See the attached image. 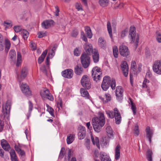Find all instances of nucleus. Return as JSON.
<instances>
[{"label": "nucleus", "instance_id": "33", "mask_svg": "<svg viewBox=\"0 0 161 161\" xmlns=\"http://www.w3.org/2000/svg\"><path fill=\"white\" fill-rule=\"evenodd\" d=\"M75 135L72 134H70L67 136L66 141L67 143L69 144L71 143L74 141Z\"/></svg>", "mask_w": 161, "mask_h": 161}, {"label": "nucleus", "instance_id": "43", "mask_svg": "<svg viewBox=\"0 0 161 161\" xmlns=\"http://www.w3.org/2000/svg\"><path fill=\"white\" fill-rule=\"evenodd\" d=\"M113 51L114 57L115 58H117L118 57L119 52L117 47L116 46H114L113 47Z\"/></svg>", "mask_w": 161, "mask_h": 161}, {"label": "nucleus", "instance_id": "36", "mask_svg": "<svg viewBox=\"0 0 161 161\" xmlns=\"http://www.w3.org/2000/svg\"><path fill=\"white\" fill-rule=\"evenodd\" d=\"M9 57L12 60H15L16 57L15 51L14 50H11L9 53Z\"/></svg>", "mask_w": 161, "mask_h": 161}, {"label": "nucleus", "instance_id": "38", "mask_svg": "<svg viewBox=\"0 0 161 161\" xmlns=\"http://www.w3.org/2000/svg\"><path fill=\"white\" fill-rule=\"evenodd\" d=\"M21 34L24 40H26L28 38L29 33L28 31L25 30L23 29L21 31Z\"/></svg>", "mask_w": 161, "mask_h": 161}, {"label": "nucleus", "instance_id": "49", "mask_svg": "<svg viewBox=\"0 0 161 161\" xmlns=\"http://www.w3.org/2000/svg\"><path fill=\"white\" fill-rule=\"evenodd\" d=\"M111 81V82H110V84L112 90H114L116 86L115 80L114 79H112Z\"/></svg>", "mask_w": 161, "mask_h": 161}, {"label": "nucleus", "instance_id": "26", "mask_svg": "<svg viewBox=\"0 0 161 161\" xmlns=\"http://www.w3.org/2000/svg\"><path fill=\"white\" fill-rule=\"evenodd\" d=\"M86 129L85 127H82L81 129L78 133V138L80 140L83 139L86 136Z\"/></svg>", "mask_w": 161, "mask_h": 161}, {"label": "nucleus", "instance_id": "7", "mask_svg": "<svg viewBox=\"0 0 161 161\" xmlns=\"http://www.w3.org/2000/svg\"><path fill=\"white\" fill-rule=\"evenodd\" d=\"M82 86L87 89L91 88V85L89 78L87 75L83 76L81 80Z\"/></svg>", "mask_w": 161, "mask_h": 161}, {"label": "nucleus", "instance_id": "45", "mask_svg": "<svg viewBox=\"0 0 161 161\" xmlns=\"http://www.w3.org/2000/svg\"><path fill=\"white\" fill-rule=\"evenodd\" d=\"M37 35L39 38H42L47 36V32L46 31H39L37 33Z\"/></svg>", "mask_w": 161, "mask_h": 161}, {"label": "nucleus", "instance_id": "54", "mask_svg": "<svg viewBox=\"0 0 161 161\" xmlns=\"http://www.w3.org/2000/svg\"><path fill=\"white\" fill-rule=\"evenodd\" d=\"M142 64H138L137 67H136V71H134V72H136V73H138L140 72L142 70Z\"/></svg>", "mask_w": 161, "mask_h": 161}, {"label": "nucleus", "instance_id": "16", "mask_svg": "<svg viewBox=\"0 0 161 161\" xmlns=\"http://www.w3.org/2000/svg\"><path fill=\"white\" fill-rule=\"evenodd\" d=\"M54 21L52 20H47L42 23V27L44 29H47L53 25Z\"/></svg>", "mask_w": 161, "mask_h": 161}, {"label": "nucleus", "instance_id": "58", "mask_svg": "<svg viewBox=\"0 0 161 161\" xmlns=\"http://www.w3.org/2000/svg\"><path fill=\"white\" fill-rule=\"evenodd\" d=\"M73 153L71 152L70 149H68V160L70 159L73 155Z\"/></svg>", "mask_w": 161, "mask_h": 161}, {"label": "nucleus", "instance_id": "56", "mask_svg": "<svg viewBox=\"0 0 161 161\" xmlns=\"http://www.w3.org/2000/svg\"><path fill=\"white\" fill-rule=\"evenodd\" d=\"M128 30L127 29H125L123 31L121 32V37H124L128 33Z\"/></svg>", "mask_w": 161, "mask_h": 161}, {"label": "nucleus", "instance_id": "4", "mask_svg": "<svg viewBox=\"0 0 161 161\" xmlns=\"http://www.w3.org/2000/svg\"><path fill=\"white\" fill-rule=\"evenodd\" d=\"M102 73L100 68L96 66L94 67L92 71V76L93 80L97 82L101 77Z\"/></svg>", "mask_w": 161, "mask_h": 161}, {"label": "nucleus", "instance_id": "14", "mask_svg": "<svg viewBox=\"0 0 161 161\" xmlns=\"http://www.w3.org/2000/svg\"><path fill=\"white\" fill-rule=\"evenodd\" d=\"M22 92L26 95H30L31 92L30 90L29 87L25 83H22L20 86Z\"/></svg>", "mask_w": 161, "mask_h": 161}, {"label": "nucleus", "instance_id": "53", "mask_svg": "<svg viewBox=\"0 0 161 161\" xmlns=\"http://www.w3.org/2000/svg\"><path fill=\"white\" fill-rule=\"evenodd\" d=\"M65 151V148L64 147H62L61 148L60 153L59 156V158L60 159H62L64 157V152Z\"/></svg>", "mask_w": 161, "mask_h": 161}, {"label": "nucleus", "instance_id": "5", "mask_svg": "<svg viewBox=\"0 0 161 161\" xmlns=\"http://www.w3.org/2000/svg\"><path fill=\"white\" fill-rule=\"evenodd\" d=\"M90 57L86 53H83L80 57L81 63L84 68H87L90 64Z\"/></svg>", "mask_w": 161, "mask_h": 161}, {"label": "nucleus", "instance_id": "21", "mask_svg": "<svg viewBox=\"0 0 161 161\" xmlns=\"http://www.w3.org/2000/svg\"><path fill=\"white\" fill-rule=\"evenodd\" d=\"M1 145L2 148L6 151H8L10 149V146L9 144L4 139L1 140Z\"/></svg>", "mask_w": 161, "mask_h": 161}, {"label": "nucleus", "instance_id": "35", "mask_svg": "<svg viewBox=\"0 0 161 161\" xmlns=\"http://www.w3.org/2000/svg\"><path fill=\"white\" fill-rule=\"evenodd\" d=\"M5 51L7 53L10 47L11 44L10 41L8 39H5Z\"/></svg>", "mask_w": 161, "mask_h": 161}, {"label": "nucleus", "instance_id": "13", "mask_svg": "<svg viewBox=\"0 0 161 161\" xmlns=\"http://www.w3.org/2000/svg\"><path fill=\"white\" fill-rule=\"evenodd\" d=\"M74 73L73 70L71 69H66L62 72V75L64 77L70 79L73 75Z\"/></svg>", "mask_w": 161, "mask_h": 161}, {"label": "nucleus", "instance_id": "50", "mask_svg": "<svg viewBox=\"0 0 161 161\" xmlns=\"http://www.w3.org/2000/svg\"><path fill=\"white\" fill-rule=\"evenodd\" d=\"M156 38L157 41L159 43H161V34L160 32H157Z\"/></svg>", "mask_w": 161, "mask_h": 161}, {"label": "nucleus", "instance_id": "44", "mask_svg": "<svg viewBox=\"0 0 161 161\" xmlns=\"http://www.w3.org/2000/svg\"><path fill=\"white\" fill-rule=\"evenodd\" d=\"M136 67L137 66L136 62L134 60H132L131 63V69L133 71H136L137 70Z\"/></svg>", "mask_w": 161, "mask_h": 161}, {"label": "nucleus", "instance_id": "63", "mask_svg": "<svg viewBox=\"0 0 161 161\" xmlns=\"http://www.w3.org/2000/svg\"><path fill=\"white\" fill-rule=\"evenodd\" d=\"M41 70L43 73H46V69L45 65H42L40 68Z\"/></svg>", "mask_w": 161, "mask_h": 161}, {"label": "nucleus", "instance_id": "57", "mask_svg": "<svg viewBox=\"0 0 161 161\" xmlns=\"http://www.w3.org/2000/svg\"><path fill=\"white\" fill-rule=\"evenodd\" d=\"M47 110L49 113L52 116L54 117V115L53 113V109L52 107H50L48 108Z\"/></svg>", "mask_w": 161, "mask_h": 161}, {"label": "nucleus", "instance_id": "37", "mask_svg": "<svg viewBox=\"0 0 161 161\" xmlns=\"http://www.w3.org/2000/svg\"><path fill=\"white\" fill-rule=\"evenodd\" d=\"M85 31L88 37L89 38H91L92 37V34L91 30L90 27L86 26L85 27Z\"/></svg>", "mask_w": 161, "mask_h": 161}, {"label": "nucleus", "instance_id": "17", "mask_svg": "<svg viewBox=\"0 0 161 161\" xmlns=\"http://www.w3.org/2000/svg\"><path fill=\"white\" fill-rule=\"evenodd\" d=\"M105 127V131L108 136L109 138H111L113 136V130L111 126L106 124Z\"/></svg>", "mask_w": 161, "mask_h": 161}, {"label": "nucleus", "instance_id": "28", "mask_svg": "<svg viewBox=\"0 0 161 161\" xmlns=\"http://www.w3.org/2000/svg\"><path fill=\"white\" fill-rule=\"evenodd\" d=\"M98 43L99 46L102 48L105 47L107 45L106 41L102 37H100L98 39Z\"/></svg>", "mask_w": 161, "mask_h": 161}, {"label": "nucleus", "instance_id": "55", "mask_svg": "<svg viewBox=\"0 0 161 161\" xmlns=\"http://www.w3.org/2000/svg\"><path fill=\"white\" fill-rule=\"evenodd\" d=\"M131 109L132 111L133 114L134 115H135L136 114V108L135 104L133 105L132 104V105L131 106Z\"/></svg>", "mask_w": 161, "mask_h": 161}, {"label": "nucleus", "instance_id": "32", "mask_svg": "<svg viewBox=\"0 0 161 161\" xmlns=\"http://www.w3.org/2000/svg\"><path fill=\"white\" fill-rule=\"evenodd\" d=\"M80 92L81 96L87 98H89V94L87 91L84 89L81 88L80 90Z\"/></svg>", "mask_w": 161, "mask_h": 161}, {"label": "nucleus", "instance_id": "19", "mask_svg": "<svg viewBox=\"0 0 161 161\" xmlns=\"http://www.w3.org/2000/svg\"><path fill=\"white\" fill-rule=\"evenodd\" d=\"M92 58L94 62L97 63L99 60V55L97 50L94 49L92 52Z\"/></svg>", "mask_w": 161, "mask_h": 161}, {"label": "nucleus", "instance_id": "9", "mask_svg": "<svg viewBox=\"0 0 161 161\" xmlns=\"http://www.w3.org/2000/svg\"><path fill=\"white\" fill-rule=\"evenodd\" d=\"M124 89L120 86L116 87L115 91V94L116 98L119 101H121L123 99Z\"/></svg>", "mask_w": 161, "mask_h": 161}, {"label": "nucleus", "instance_id": "48", "mask_svg": "<svg viewBox=\"0 0 161 161\" xmlns=\"http://www.w3.org/2000/svg\"><path fill=\"white\" fill-rule=\"evenodd\" d=\"M134 133L136 136H138L139 134V130L138 126L136 125H135L134 130Z\"/></svg>", "mask_w": 161, "mask_h": 161}, {"label": "nucleus", "instance_id": "8", "mask_svg": "<svg viewBox=\"0 0 161 161\" xmlns=\"http://www.w3.org/2000/svg\"><path fill=\"white\" fill-rule=\"evenodd\" d=\"M111 82L110 78L106 76L104 77L101 85V87L103 91H107L109 87Z\"/></svg>", "mask_w": 161, "mask_h": 161}, {"label": "nucleus", "instance_id": "47", "mask_svg": "<svg viewBox=\"0 0 161 161\" xmlns=\"http://www.w3.org/2000/svg\"><path fill=\"white\" fill-rule=\"evenodd\" d=\"M81 53V49L79 47L75 48L74 51V53L75 56H78L80 55Z\"/></svg>", "mask_w": 161, "mask_h": 161}, {"label": "nucleus", "instance_id": "10", "mask_svg": "<svg viewBox=\"0 0 161 161\" xmlns=\"http://www.w3.org/2000/svg\"><path fill=\"white\" fill-rule=\"evenodd\" d=\"M153 69L155 73L161 75V62L158 60L155 61L153 65Z\"/></svg>", "mask_w": 161, "mask_h": 161}, {"label": "nucleus", "instance_id": "24", "mask_svg": "<svg viewBox=\"0 0 161 161\" xmlns=\"http://www.w3.org/2000/svg\"><path fill=\"white\" fill-rule=\"evenodd\" d=\"M100 158L101 161H111L109 156L106 155L103 152H101Z\"/></svg>", "mask_w": 161, "mask_h": 161}, {"label": "nucleus", "instance_id": "64", "mask_svg": "<svg viewBox=\"0 0 161 161\" xmlns=\"http://www.w3.org/2000/svg\"><path fill=\"white\" fill-rule=\"evenodd\" d=\"M15 150L17 153H19L20 151L21 150L20 148L19 147L18 145H15L14 146Z\"/></svg>", "mask_w": 161, "mask_h": 161}, {"label": "nucleus", "instance_id": "2", "mask_svg": "<svg viewBox=\"0 0 161 161\" xmlns=\"http://www.w3.org/2000/svg\"><path fill=\"white\" fill-rule=\"evenodd\" d=\"M106 113L109 118L111 119H115V122L116 124H119L121 120V117L120 114L117 108H115L114 111L106 110Z\"/></svg>", "mask_w": 161, "mask_h": 161}, {"label": "nucleus", "instance_id": "39", "mask_svg": "<svg viewBox=\"0 0 161 161\" xmlns=\"http://www.w3.org/2000/svg\"><path fill=\"white\" fill-rule=\"evenodd\" d=\"M17 58L16 66H19L21 64L22 61V57L20 53L18 52L17 53Z\"/></svg>", "mask_w": 161, "mask_h": 161}, {"label": "nucleus", "instance_id": "40", "mask_svg": "<svg viewBox=\"0 0 161 161\" xmlns=\"http://www.w3.org/2000/svg\"><path fill=\"white\" fill-rule=\"evenodd\" d=\"M107 28L109 34L111 38L112 37V30L110 23L109 21H108L107 24Z\"/></svg>", "mask_w": 161, "mask_h": 161}, {"label": "nucleus", "instance_id": "51", "mask_svg": "<svg viewBox=\"0 0 161 161\" xmlns=\"http://www.w3.org/2000/svg\"><path fill=\"white\" fill-rule=\"evenodd\" d=\"M149 83V80L146 79H145L142 84V87L143 88H147L148 84Z\"/></svg>", "mask_w": 161, "mask_h": 161}, {"label": "nucleus", "instance_id": "62", "mask_svg": "<svg viewBox=\"0 0 161 161\" xmlns=\"http://www.w3.org/2000/svg\"><path fill=\"white\" fill-rule=\"evenodd\" d=\"M46 97L50 101H52L53 100V96L50 93Z\"/></svg>", "mask_w": 161, "mask_h": 161}, {"label": "nucleus", "instance_id": "12", "mask_svg": "<svg viewBox=\"0 0 161 161\" xmlns=\"http://www.w3.org/2000/svg\"><path fill=\"white\" fill-rule=\"evenodd\" d=\"M119 51L120 54L124 57H126L130 54L128 47L125 45H122L120 46Z\"/></svg>", "mask_w": 161, "mask_h": 161}, {"label": "nucleus", "instance_id": "15", "mask_svg": "<svg viewBox=\"0 0 161 161\" xmlns=\"http://www.w3.org/2000/svg\"><path fill=\"white\" fill-rule=\"evenodd\" d=\"M147 138L150 143L151 142V139L154 133V130L151 129L149 126H147L146 129Z\"/></svg>", "mask_w": 161, "mask_h": 161}, {"label": "nucleus", "instance_id": "11", "mask_svg": "<svg viewBox=\"0 0 161 161\" xmlns=\"http://www.w3.org/2000/svg\"><path fill=\"white\" fill-rule=\"evenodd\" d=\"M120 67L124 76H127L129 72V67L127 63L125 61L122 62Z\"/></svg>", "mask_w": 161, "mask_h": 161}, {"label": "nucleus", "instance_id": "41", "mask_svg": "<svg viewBox=\"0 0 161 161\" xmlns=\"http://www.w3.org/2000/svg\"><path fill=\"white\" fill-rule=\"evenodd\" d=\"M29 112L27 114V118L28 119H29L30 117L31 116V112L33 108V104L30 101H29Z\"/></svg>", "mask_w": 161, "mask_h": 161}, {"label": "nucleus", "instance_id": "59", "mask_svg": "<svg viewBox=\"0 0 161 161\" xmlns=\"http://www.w3.org/2000/svg\"><path fill=\"white\" fill-rule=\"evenodd\" d=\"M44 94L43 95H42V94H41V95L42 96V97H46L47 95H48V94H50L49 91L47 89H46L44 91Z\"/></svg>", "mask_w": 161, "mask_h": 161}, {"label": "nucleus", "instance_id": "20", "mask_svg": "<svg viewBox=\"0 0 161 161\" xmlns=\"http://www.w3.org/2000/svg\"><path fill=\"white\" fill-rule=\"evenodd\" d=\"M2 25L4 27L5 30L11 28L13 26L12 22L9 20H7L4 21Z\"/></svg>", "mask_w": 161, "mask_h": 161}, {"label": "nucleus", "instance_id": "46", "mask_svg": "<svg viewBox=\"0 0 161 161\" xmlns=\"http://www.w3.org/2000/svg\"><path fill=\"white\" fill-rule=\"evenodd\" d=\"M75 7L76 9L78 11H82L83 10L82 5L80 3H76Z\"/></svg>", "mask_w": 161, "mask_h": 161}, {"label": "nucleus", "instance_id": "1", "mask_svg": "<svg viewBox=\"0 0 161 161\" xmlns=\"http://www.w3.org/2000/svg\"><path fill=\"white\" fill-rule=\"evenodd\" d=\"M92 121L94 130L97 132H100L102 128L104 125L105 123L104 114L102 112H99L98 117L93 118Z\"/></svg>", "mask_w": 161, "mask_h": 161}, {"label": "nucleus", "instance_id": "27", "mask_svg": "<svg viewBox=\"0 0 161 161\" xmlns=\"http://www.w3.org/2000/svg\"><path fill=\"white\" fill-rule=\"evenodd\" d=\"M9 153L11 161H18V157L14 150L13 149H11Z\"/></svg>", "mask_w": 161, "mask_h": 161}, {"label": "nucleus", "instance_id": "22", "mask_svg": "<svg viewBox=\"0 0 161 161\" xmlns=\"http://www.w3.org/2000/svg\"><path fill=\"white\" fill-rule=\"evenodd\" d=\"M85 50L87 55H90L91 53H92L93 50H92V47L91 44L86 43L84 45Z\"/></svg>", "mask_w": 161, "mask_h": 161}, {"label": "nucleus", "instance_id": "3", "mask_svg": "<svg viewBox=\"0 0 161 161\" xmlns=\"http://www.w3.org/2000/svg\"><path fill=\"white\" fill-rule=\"evenodd\" d=\"M135 28L133 26L130 27L129 31V38L131 43H135L137 47L139 40V36L136 33Z\"/></svg>", "mask_w": 161, "mask_h": 161}, {"label": "nucleus", "instance_id": "52", "mask_svg": "<svg viewBox=\"0 0 161 161\" xmlns=\"http://www.w3.org/2000/svg\"><path fill=\"white\" fill-rule=\"evenodd\" d=\"M21 29V27L19 25L15 26L14 27V29L16 32H18L20 31H21L22 30Z\"/></svg>", "mask_w": 161, "mask_h": 161}, {"label": "nucleus", "instance_id": "60", "mask_svg": "<svg viewBox=\"0 0 161 161\" xmlns=\"http://www.w3.org/2000/svg\"><path fill=\"white\" fill-rule=\"evenodd\" d=\"M55 15L56 16H58L59 15V9L58 6H55Z\"/></svg>", "mask_w": 161, "mask_h": 161}, {"label": "nucleus", "instance_id": "30", "mask_svg": "<svg viewBox=\"0 0 161 161\" xmlns=\"http://www.w3.org/2000/svg\"><path fill=\"white\" fill-rule=\"evenodd\" d=\"M75 72L77 75H80L83 72V68L81 65H77L75 68Z\"/></svg>", "mask_w": 161, "mask_h": 161}, {"label": "nucleus", "instance_id": "31", "mask_svg": "<svg viewBox=\"0 0 161 161\" xmlns=\"http://www.w3.org/2000/svg\"><path fill=\"white\" fill-rule=\"evenodd\" d=\"M47 50H45L42 53L41 56L38 59V62L39 64H41L43 61L45 57L47 54Z\"/></svg>", "mask_w": 161, "mask_h": 161}, {"label": "nucleus", "instance_id": "25", "mask_svg": "<svg viewBox=\"0 0 161 161\" xmlns=\"http://www.w3.org/2000/svg\"><path fill=\"white\" fill-rule=\"evenodd\" d=\"M92 141L93 145H96L97 148H100V144L98 138L96 136L94 137L91 134V135Z\"/></svg>", "mask_w": 161, "mask_h": 161}, {"label": "nucleus", "instance_id": "34", "mask_svg": "<svg viewBox=\"0 0 161 161\" xmlns=\"http://www.w3.org/2000/svg\"><path fill=\"white\" fill-rule=\"evenodd\" d=\"M99 5L103 7L107 6L109 3V0H99Z\"/></svg>", "mask_w": 161, "mask_h": 161}, {"label": "nucleus", "instance_id": "61", "mask_svg": "<svg viewBox=\"0 0 161 161\" xmlns=\"http://www.w3.org/2000/svg\"><path fill=\"white\" fill-rule=\"evenodd\" d=\"M4 124L3 122L0 120V132L2 131L3 129Z\"/></svg>", "mask_w": 161, "mask_h": 161}, {"label": "nucleus", "instance_id": "29", "mask_svg": "<svg viewBox=\"0 0 161 161\" xmlns=\"http://www.w3.org/2000/svg\"><path fill=\"white\" fill-rule=\"evenodd\" d=\"M120 146L118 145L115 149V158L116 160H118L120 157Z\"/></svg>", "mask_w": 161, "mask_h": 161}, {"label": "nucleus", "instance_id": "6", "mask_svg": "<svg viewBox=\"0 0 161 161\" xmlns=\"http://www.w3.org/2000/svg\"><path fill=\"white\" fill-rule=\"evenodd\" d=\"M11 108L10 103L8 102H6L4 107H3L2 113L1 114V117L2 119L5 118L8 119L10 113Z\"/></svg>", "mask_w": 161, "mask_h": 161}, {"label": "nucleus", "instance_id": "23", "mask_svg": "<svg viewBox=\"0 0 161 161\" xmlns=\"http://www.w3.org/2000/svg\"><path fill=\"white\" fill-rule=\"evenodd\" d=\"M99 98L104 103H108L111 100V96L108 93L105 94L104 97L99 96Z\"/></svg>", "mask_w": 161, "mask_h": 161}, {"label": "nucleus", "instance_id": "18", "mask_svg": "<svg viewBox=\"0 0 161 161\" xmlns=\"http://www.w3.org/2000/svg\"><path fill=\"white\" fill-rule=\"evenodd\" d=\"M27 69L24 68L21 71V74L20 76L18 77V80L19 82H21L26 76L27 74Z\"/></svg>", "mask_w": 161, "mask_h": 161}, {"label": "nucleus", "instance_id": "42", "mask_svg": "<svg viewBox=\"0 0 161 161\" xmlns=\"http://www.w3.org/2000/svg\"><path fill=\"white\" fill-rule=\"evenodd\" d=\"M152 152L150 149L147 150V158L148 161H152Z\"/></svg>", "mask_w": 161, "mask_h": 161}]
</instances>
